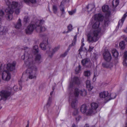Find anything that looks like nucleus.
Returning <instances> with one entry per match:
<instances>
[{
	"instance_id": "f257e3e1",
	"label": "nucleus",
	"mask_w": 127,
	"mask_h": 127,
	"mask_svg": "<svg viewBox=\"0 0 127 127\" xmlns=\"http://www.w3.org/2000/svg\"><path fill=\"white\" fill-rule=\"evenodd\" d=\"M31 56V55L25 52L21 57L23 60L27 59L25 61V64L28 68L26 70V72L29 74V78L30 79L36 78L35 74L37 71V68L34 65V61Z\"/></svg>"
},
{
	"instance_id": "f03ea898",
	"label": "nucleus",
	"mask_w": 127,
	"mask_h": 127,
	"mask_svg": "<svg viewBox=\"0 0 127 127\" xmlns=\"http://www.w3.org/2000/svg\"><path fill=\"white\" fill-rule=\"evenodd\" d=\"M44 21L43 20H37L34 24H30L25 30V32L27 34H31L34 30L35 29L37 32L40 33L45 31L46 28L44 26H42L43 24Z\"/></svg>"
},
{
	"instance_id": "7ed1b4c3",
	"label": "nucleus",
	"mask_w": 127,
	"mask_h": 127,
	"mask_svg": "<svg viewBox=\"0 0 127 127\" xmlns=\"http://www.w3.org/2000/svg\"><path fill=\"white\" fill-rule=\"evenodd\" d=\"M99 22L96 21L93 25L92 28L94 29L92 30L90 34L87 35L88 41L89 42H95L98 40V35L101 34V29L99 28Z\"/></svg>"
},
{
	"instance_id": "20e7f679",
	"label": "nucleus",
	"mask_w": 127,
	"mask_h": 127,
	"mask_svg": "<svg viewBox=\"0 0 127 127\" xmlns=\"http://www.w3.org/2000/svg\"><path fill=\"white\" fill-rule=\"evenodd\" d=\"M87 94V91L84 89L79 90L78 88H76L74 89V94L75 97H78L79 94L82 96L84 97Z\"/></svg>"
},
{
	"instance_id": "39448f33",
	"label": "nucleus",
	"mask_w": 127,
	"mask_h": 127,
	"mask_svg": "<svg viewBox=\"0 0 127 127\" xmlns=\"http://www.w3.org/2000/svg\"><path fill=\"white\" fill-rule=\"evenodd\" d=\"M2 71L3 72L2 76V79L3 80L8 81L10 78V74L8 73H7V71L4 70L1 64L0 66V72Z\"/></svg>"
},
{
	"instance_id": "423d86ee",
	"label": "nucleus",
	"mask_w": 127,
	"mask_h": 127,
	"mask_svg": "<svg viewBox=\"0 0 127 127\" xmlns=\"http://www.w3.org/2000/svg\"><path fill=\"white\" fill-rule=\"evenodd\" d=\"M11 93L7 91L2 90L0 92V95L2 99L6 100L10 95Z\"/></svg>"
},
{
	"instance_id": "0eeeda50",
	"label": "nucleus",
	"mask_w": 127,
	"mask_h": 127,
	"mask_svg": "<svg viewBox=\"0 0 127 127\" xmlns=\"http://www.w3.org/2000/svg\"><path fill=\"white\" fill-rule=\"evenodd\" d=\"M51 48V47L49 46L48 48H47V49H48V50H47L46 52L49 54V56L51 58L54 54L56 51H57L60 48V46H58L57 47H56L54 49H53L52 52L51 51H50V50Z\"/></svg>"
},
{
	"instance_id": "6e6552de",
	"label": "nucleus",
	"mask_w": 127,
	"mask_h": 127,
	"mask_svg": "<svg viewBox=\"0 0 127 127\" xmlns=\"http://www.w3.org/2000/svg\"><path fill=\"white\" fill-rule=\"evenodd\" d=\"M103 58L106 61H110L112 59V57L108 51H105L103 53Z\"/></svg>"
},
{
	"instance_id": "1a4fd4ad",
	"label": "nucleus",
	"mask_w": 127,
	"mask_h": 127,
	"mask_svg": "<svg viewBox=\"0 0 127 127\" xmlns=\"http://www.w3.org/2000/svg\"><path fill=\"white\" fill-rule=\"evenodd\" d=\"M16 62L14 61L12 64L8 63L7 64L6 68L7 70L9 71H13L15 68Z\"/></svg>"
},
{
	"instance_id": "9d476101",
	"label": "nucleus",
	"mask_w": 127,
	"mask_h": 127,
	"mask_svg": "<svg viewBox=\"0 0 127 127\" xmlns=\"http://www.w3.org/2000/svg\"><path fill=\"white\" fill-rule=\"evenodd\" d=\"M108 94V91H104L99 94L100 97L101 98H104L106 100V102H107L108 101L107 100L109 97Z\"/></svg>"
},
{
	"instance_id": "9b49d317",
	"label": "nucleus",
	"mask_w": 127,
	"mask_h": 127,
	"mask_svg": "<svg viewBox=\"0 0 127 127\" xmlns=\"http://www.w3.org/2000/svg\"><path fill=\"white\" fill-rule=\"evenodd\" d=\"M48 38H45L42 43L40 45V47L43 50H45L46 49L47 45H48Z\"/></svg>"
},
{
	"instance_id": "f8f14e48",
	"label": "nucleus",
	"mask_w": 127,
	"mask_h": 127,
	"mask_svg": "<svg viewBox=\"0 0 127 127\" xmlns=\"http://www.w3.org/2000/svg\"><path fill=\"white\" fill-rule=\"evenodd\" d=\"M76 97H75V96L72 97L71 95L69 97V100H70L71 99L72 100V101L71 103V106L72 108H75V107L76 106L77 102V101Z\"/></svg>"
},
{
	"instance_id": "ddd939ff",
	"label": "nucleus",
	"mask_w": 127,
	"mask_h": 127,
	"mask_svg": "<svg viewBox=\"0 0 127 127\" xmlns=\"http://www.w3.org/2000/svg\"><path fill=\"white\" fill-rule=\"evenodd\" d=\"M5 11L6 12L8 13L7 16L9 20H11L12 18V14L13 13V11L8 7L5 9Z\"/></svg>"
},
{
	"instance_id": "4468645a",
	"label": "nucleus",
	"mask_w": 127,
	"mask_h": 127,
	"mask_svg": "<svg viewBox=\"0 0 127 127\" xmlns=\"http://www.w3.org/2000/svg\"><path fill=\"white\" fill-rule=\"evenodd\" d=\"M102 63V66L105 68H110L113 67V64L110 62L106 61Z\"/></svg>"
},
{
	"instance_id": "2eb2a0df",
	"label": "nucleus",
	"mask_w": 127,
	"mask_h": 127,
	"mask_svg": "<svg viewBox=\"0 0 127 127\" xmlns=\"http://www.w3.org/2000/svg\"><path fill=\"white\" fill-rule=\"evenodd\" d=\"M127 13L125 14L122 17V19L119 21L118 26L116 28V29L118 30V29L120 26L121 27H122L124 23V21L125 20L126 17L127 16Z\"/></svg>"
},
{
	"instance_id": "dca6fc26",
	"label": "nucleus",
	"mask_w": 127,
	"mask_h": 127,
	"mask_svg": "<svg viewBox=\"0 0 127 127\" xmlns=\"http://www.w3.org/2000/svg\"><path fill=\"white\" fill-rule=\"evenodd\" d=\"M95 19L98 20L97 21H102L103 20V17L102 15L100 14H96L94 16Z\"/></svg>"
},
{
	"instance_id": "f3484780",
	"label": "nucleus",
	"mask_w": 127,
	"mask_h": 127,
	"mask_svg": "<svg viewBox=\"0 0 127 127\" xmlns=\"http://www.w3.org/2000/svg\"><path fill=\"white\" fill-rule=\"evenodd\" d=\"M74 85H79L80 84V82L79 78L77 77H74L72 80Z\"/></svg>"
},
{
	"instance_id": "a211bd4d",
	"label": "nucleus",
	"mask_w": 127,
	"mask_h": 127,
	"mask_svg": "<svg viewBox=\"0 0 127 127\" xmlns=\"http://www.w3.org/2000/svg\"><path fill=\"white\" fill-rule=\"evenodd\" d=\"M7 30L5 27L0 26V35L4 34L7 32Z\"/></svg>"
},
{
	"instance_id": "6ab92c4d",
	"label": "nucleus",
	"mask_w": 127,
	"mask_h": 127,
	"mask_svg": "<svg viewBox=\"0 0 127 127\" xmlns=\"http://www.w3.org/2000/svg\"><path fill=\"white\" fill-rule=\"evenodd\" d=\"M86 87L89 91H91L93 89V87L91 86L90 81L89 80H87L86 81Z\"/></svg>"
},
{
	"instance_id": "aec40b11",
	"label": "nucleus",
	"mask_w": 127,
	"mask_h": 127,
	"mask_svg": "<svg viewBox=\"0 0 127 127\" xmlns=\"http://www.w3.org/2000/svg\"><path fill=\"white\" fill-rule=\"evenodd\" d=\"M124 60L123 64L124 66H127V51H126L124 53Z\"/></svg>"
},
{
	"instance_id": "412c9836",
	"label": "nucleus",
	"mask_w": 127,
	"mask_h": 127,
	"mask_svg": "<svg viewBox=\"0 0 127 127\" xmlns=\"http://www.w3.org/2000/svg\"><path fill=\"white\" fill-rule=\"evenodd\" d=\"M88 106L85 104L82 105L80 107V111L81 112L83 113H85L87 110Z\"/></svg>"
},
{
	"instance_id": "4be33fe9",
	"label": "nucleus",
	"mask_w": 127,
	"mask_h": 127,
	"mask_svg": "<svg viewBox=\"0 0 127 127\" xmlns=\"http://www.w3.org/2000/svg\"><path fill=\"white\" fill-rule=\"evenodd\" d=\"M102 10L104 12H110L109 7L107 5H104L102 7Z\"/></svg>"
},
{
	"instance_id": "5701e85b",
	"label": "nucleus",
	"mask_w": 127,
	"mask_h": 127,
	"mask_svg": "<svg viewBox=\"0 0 127 127\" xmlns=\"http://www.w3.org/2000/svg\"><path fill=\"white\" fill-rule=\"evenodd\" d=\"M112 53L113 56L115 58V59H117V57L119 55L117 51L115 49H114L112 50Z\"/></svg>"
},
{
	"instance_id": "b1692460",
	"label": "nucleus",
	"mask_w": 127,
	"mask_h": 127,
	"mask_svg": "<svg viewBox=\"0 0 127 127\" xmlns=\"http://www.w3.org/2000/svg\"><path fill=\"white\" fill-rule=\"evenodd\" d=\"M98 106L97 103H96L93 102L91 104V108L94 111H96V110Z\"/></svg>"
},
{
	"instance_id": "393cba45",
	"label": "nucleus",
	"mask_w": 127,
	"mask_h": 127,
	"mask_svg": "<svg viewBox=\"0 0 127 127\" xmlns=\"http://www.w3.org/2000/svg\"><path fill=\"white\" fill-rule=\"evenodd\" d=\"M126 45L124 41H122L120 42L119 44L120 48L122 50H123L125 48Z\"/></svg>"
},
{
	"instance_id": "a878e982",
	"label": "nucleus",
	"mask_w": 127,
	"mask_h": 127,
	"mask_svg": "<svg viewBox=\"0 0 127 127\" xmlns=\"http://www.w3.org/2000/svg\"><path fill=\"white\" fill-rule=\"evenodd\" d=\"M77 37V35H76L74 36L73 39L72 41V42L71 44H70L69 46L68 47L69 48H70L71 46H74L75 45L76 42Z\"/></svg>"
},
{
	"instance_id": "bb28decb",
	"label": "nucleus",
	"mask_w": 127,
	"mask_h": 127,
	"mask_svg": "<svg viewBox=\"0 0 127 127\" xmlns=\"http://www.w3.org/2000/svg\"><path fill=\"white\" fill-rule=\"evenodd\" d=\"M24 1L27 4L29 5L30 3L32 4L36 3V0H24Z\"/></svg>"
},
{
	"instance_id": "cd10ccee",
	"label": "nucleus",
	"mask_w": 127,
	"mask_h": 127,
	"mask_svg": "<svg viewBox=\"0 0 127 127\" xmlns=\"http://www.w3.org/2000/svg\"><path fill=\"white\" fill-rule=\"evenodd\" d=\"M41 56L40 54H37L35 56V61L36 62L40 63L41 62Z\"/></svg>"
},
{
	"instance_id": "c85d7f7f",
	"label": "nucleus",
	"mask_w": 127,
	"mask_h": 127,
	"mask_svg": "<svg viewBox=\"0 0 127 127\" xmlns=\"http://www.w3.org/2000/svg\"><path fill=\"white\" fill-rule=\"evenodd\" d=\"M96 111H94L92 108L89 109L86 114L87 115H90L92 114H94L96 113Z\"/></svg>"
},
{
	"instance_id": "c756f323",
	"label": "nucleus",
	"mask_w": 127,
	"mask_h": 127,
	"mask_svg": "<svg viewBox=\"0 0 127 127\" xmlns=\"http://www.w3.org/2000/svg\"><path fill=\"white\" fill-rule=\"evenodd\" d=\"M116 96L117 95L115 93H113L111 94L110 95H109V97H108L107 101H108L111 99L115 98Z\"/></svg>"
},
{
	"instance_id": "7c9ffc66",
	"label": "nucleus",
	"mask_w": 127,
	"mask_h": 127,
	"mask_svg": "<svg viewBox=\"0 0 127 127\" xmlns=\"http://www.w3.org/2000/svg\"><path fill=\"white\" fill-rule=\"evenodd\" d=\"M22 26L21 20L19 19L17 24L15 25V28H16L19 29Z\"/></svg>"
},
{
	"instance_id": "2f4dec72",
	"label": "nucleus",
	"mask_w": 127,
	"mask_h": 127,
	"mask_svg": "<svg viewBox=\"0 0 127 127\" xmlns=\"http://www.w3.org/2000/svg\"><path fill=\"white\" fill-rule=\"evenodd\" d=\"M119 0H113L112 2V5L113 8L116 7L119 4Z\"/></svg>"
},
{
	"instance_id": "473e14b6",
	"label": "nucleus",
	"mask_w": 127,
	"mask_h": 127,
	"mask_svg": "<svg viewBox=\"0 0 127 127\" xmlns=\"http://www.w3.org/2000/svg\"><path fill=\"white\" fill-rule=\"evenodd\" d=\"M109 22V18L108 17H105L104 19V25L105 26H108Z\"/></svg>"
},
{
	"instance_id": "72a5a7b5",
	"label": "nucleus",
	"mask_w": 127,
	"mask_h": 127,
	"mask_svg": "<svg viewBox=\"0 0 127 127\" xmlns=\"http://www.w3.org/2000/svg\"><path fill=\"white\" fill-rule=\"evenodd\" d=\"M18 3L15 1H13L11 4V7L12 9H14L16 8L18 5Z\"/></svg>"
},
{
	"instance_id": "f704fd0d",
	"label": "nucleus",
	"mask_w": 127,
	"mask_h": 127,
	"mask_svg": "<svg viewBox=\"0 0 127 127\" xmlns=\"http://www.w3.org/2000/svg\"><path fill=\"white\" fill-rule=\"evenodd\" d=\"M52 102V96H50L47 101V103L46 104L47 108L49 107L51 105Z\"/></svg>"
},
{
	"instance_id": "c9c22d12",
	"label": "nucleus",
	"mask_w": 127,
	"mask_h": 127,
	"mask_svg": "<svg viewBox=\"0 0 127 127\" xmlns=\"http://www.w3.org/2000/svg\"><path fill=\"white\" fill-rule=\"evenodd\" d=\"M33 51L34 54L37 53L38 52V46L37 45L34 46L33 47Z\"/></svg>"
},
{
	"instance_id": "e433bc0d",
	"label": "nucleus",
	"mask_w": 127,
	"mask_h": 127,
	"mask_svg": "<svg viewBox=\"0 0 127 127\" xmlns=\"http://www.w3.org/2000/svg\"><path fill=\"white\" fill-rule=\"evenodd\" d=\"M79 115L78 109L77 108H75L72 113V115L74 116H77Z\"/></svg>"
},
{
	"instance_id": "4c0bfd02",
	"label": "nucleus",
	"mask_w": 127,
	"mask_h": 127,
	"mask_svg": "<svg viewBox=\"0 0 127 127\" xmlns=\"http://www.w3.org/2000/svg\"><path fill=\"white\" fill-rule=\"evenodd\" d=\"M89 62V60L88 59L86 58V59L83 60L81 61V63L82 64L83 66H85L86 65V64H87Z\"/></svg>"
},
{
	"instance_id": "58836bf2",
	"label": "nucleus",
	"mask_w": 127,
	"mask_h": 127,
	"mask_svg": "<svg viewBox=\"0 0 127 127\" xmlns=\"http://www.w3.org/2000/svg\"><path fill=\"white\" fill-rule=\"evenodd\" d=\"M74 84L72 82H71L70 83L69 87H68V88L69 90H72V91H73V93H74V89L75 88H74L73 89V85Z\"/></svg>"
},
{
	"instance_id": "ea45409f",
	"label": "nucleus",
	"mask_w": 127,
	"mask_h": 127,
	"mask_svg": "<svg viewBox=\"0 0 127 127\" xmlns=\"http://www.w3.org/2000/svg\"><path fill=\"white\" fill-rule=\"evenodd\" d=\"M53 10L54 13L56 14L57 12V6L56 5H53Z\"/></svg>"
},
{
	"instance_id": "a19ab883",
	"label": "nucleus",
	"mask_w": 127,
	"mask_h": 127,
	"mask_svg": "<svg viewBox=\"0 0 127 127\" xmlns=\"http://www.w3.org/2000/svg\"><path fill=\"white\" fill-rule=\"evenodd\" d=\"M90 75V72L89 71H86L84 72V75L85 76H88Z\"/></svg>"
},
{
	"instance_id": "79ce46f5",
	"label": "nucleus",
	"mask_w": 127,
	"mask_h": 127,
	"mask_svg": "<svg viewBox=\"0 0 127 127\" xmlns=\"http://www.w3.org/2000/svg\"><path fill=\"white\" fill-rule=\"evenodd\" d=\"M67 27L68 31L66 32L67 33H68L69 32L71 31L72 29V26L71 24L69 25Z\"/></svg>"
},
{
	"instance_id": "37998d69",
	"label": "nucleus",
	"mask_w": 127,
	"mask_h": 127,
	"mask_svg": "<svg viewBox=\"0 0 127 127\" xmlns=\"http://www.w3.org/2000/svg\"><path fill=\"white\" fill-rule=\"evenodd\" d=\"M76 9H75L74 10H72L71 11H69L68 13L70 15H72L75 13L76 12Z\"/></svg>"
},
{
	"instance_id": "c03bdc74",
	"label": "nucleus",
	"mask_w": 127,
	"mask_h": 127,
	"mask_svg": "<svg viewBox=\"0 0 127 127\" xmlns=\"http://www.w3.org/2000/svg\"><path fill=\"white\" fill-rule=\"evenodd\" d=\"M29 20V18L28 16H25L24 18V21L25 22V23H28V21Z\"/></svg>"
},
{
	"instance_id": "a18cd8bd",
	"label": "nucleus",
	"mask_w": 127,
	"mask_h": 127,
	"mask_svg": "<svg viewBox=\"0 0 127 127\" xmlns=\"http://www.w3.org/2000/svg\"><path fill=\"white\" fill-rule=\"evenodd\" d=\"M75 117L76 120L77 122H79L80 119L81 118V117L79 115H77V116H75Z\"/></svg>"
},
{
	"instance_id": "49530a36",
	"label": "nucleus",
	"mask_w": 127,
	"mask_h": 127,
	"mask_svg": "<svg viewBox=\"0 0 127 127\" xmlns=\"http://www.w3.org/2000/svg\"><path fill=\"white\" fill-rule=\"evenodd\" d=\"M5 4L8 6V7H9L11 4L10 1L9 0H5Z\"/></svg>"
},
{
	"instance_id": "de8ad7c7",
	"label": "nucleus",
	"mask_w": 127,
	"mask_h": 127,
	"mask_svg": "<svg viewBox=\"0 0 127 127\" xmlns=\"http://www.w3.org/2000/svg\"><path fill=\"white\" fill-rule=\"evenodd\" d=\"M69 0H63V1L61 2V4L60 5V6L62 7V4H64L65 2H68Z\"/></svg>"
},
{
	"instance_id": "09e8293b",
	"label": "nucleus",
	"mask_w": 127,
	"mask_h": 127,
	"mask_svg": "<svg viewBox=\"0 0 127 127\" xmlns=\"http://www.w3.org/2000/svg\"><path fill=\"white\" fill-rule=\"evenodd\" d=\"M60 10L62 12L61 14V15H63V14H65V12H64V7H60Z\"/></svg>"
},
{
	"instance_id": "8fccbe9b",
	"label": "nucleus",
	"mask_w": 127,
	"mask_h": 127,
	"mask_svg": "<svg viewBox=\"0 0 127 127\" xmlns=\"http://www.w3.org/2000/svg\"><path fill=\"white\" fill-rule=\"evenodd\" d=\"M4 15V12L2 10L0 9V16H2Z\"/></svg>"
},
{
	"instance_id": "3c124183",
	"label": "nucleus",
	"mask_w": 127,
	"mask_h": 127,
	"mask_svg": "<svg viewBox=\"0 0 127 127\" xmlns=\"http://www.w3.org/2000/svg\"><path fill=\"white\" fill-rule=\"evenodd\" d=\"M68 52V51H66L63 54H62L61 56L63 57H65L67 55Z\"/></svg>"
},
{
	"instance_id": "603ef678",
	"label": "nucleus",
	"mask_w": 127,
	"mask_h": 127,
	"mask_svg": "<svg viewBox=\"0 0 127 127\" xmlns=\"http://www.w3.org/2000/svg\"><path fill=\"white\" fill-rule=\"evenodd\" d=\"M68 52V51H66L63 54H62L61 56L63 57H65L67 55Z\"/></svg>"
},
{
	"instance_id": "864d4df0",
	"label": "nucleus",
	"mask_w": 127,
	"mask_h": 127,
	"mask_svg": "<svg viewBox=\"0 0 127 127\" xmlns=\"http://www.w3.org/2000/svg\"><path fill=\"white\" fill-rule=\"evenodd\" d=\"M94 47L92 46H89V48L88 50L89 52H90L93 49Z\"/></svg>"
},
{
	"instance_id": "5fc2aeb1",
	"label": "nucleus",
	"mask_w": 127,
	"mask_h": 127,
	"mask_svg": "<svg viewBox=\"0 0 127 127\" xmlns=\"http://www.w3.org/2000/svg\"><path fill=\"white\" fill-rule=\"evenodd\" d=\"M93 56L95 59H96L98 57V55L96 53L93 54Z\"/></svg>"
},
{
	"instance_id": "6e6d98bb",
	"label": "nucleus",
	"mask_w": 127,
	"mask_h": 127,
	"mask_svg": "<svg viewBox=\"0 0 127 127\" xmlns=\"http://www.w3.org/2000/svg\"><path fill=\"white\" fill-rule=\"evenodd\" d=\"M19 9H16L15 11V13L16 14H18L19 13Z\"/></svg>"
},
{
	"instance_id": "4d7b16f0",
	"label": "nucleus",
	"mask_w": 127,
	"mask_h": 127,
	"mask_svg": "<svg viewBox=\"0 0 127 127\" xmlns=\"http://www.w3.org/2000/svg\"><path fill=\"white\" fill-rule=\"evenodd\" d=\"M83 47L81 46L80 48L78 50V51L79 52V54H80V52L82 51H83Z\"/></svg>"
},
{
	"instance_id": "13d9d810",
	"label": "nucleus",
	"mask_w": 127,
	"mask_h": 127,
	"mask_svg": "<svg viewBox=\"0 0 127 127\" xmlns=\"http://www.w3.org/2000/svg\"><path fill=\"white\" fill-rule=\"evenodd\" d=\"M83 47L81 46L80 48L78 50V51L79 52V54H80V52L82 51H83Z\"/></svg>"
},
{
	"instance_id": "bf43d9fd",
	"label": "nucleus",
	"mask_w": 127,
	"mask_h": 127,
	"mask_svg": "<svg viewBox=\"0 0 127 127\" xmlns=\"http://www.w3.org/2000/svg\"><path fill=\"white\" fill-rule=\"evenodd\" d=\"M80 70H79L78 69H77V67L76 68L75 70V71L77 73H79Z\"/></svg>"
},
{
	"instance_id": "052dcab7",
	"label": "nucleus",
	"mask_w": 127,
	"mask_h": 127,
	"mask_svg": "<svg viewBox=\"0 0 127 127\" xmlns=\"http://www.w3.org/2000/svg\"><path fill=\"white\" fill-rule=\"evenodd\" d=\"M22 80H21L20 81H19V85H22Z\"/></svg>"
},
{
	"instance_id": "680f3d73",
	"label": "nucleus",
	"mask_w": 127,
	"mask_h": 127,
	"mask_svg": "<svg viewBox=\"0 0 127 127\" xmlns=\"http://www.w3.org/2000/svg\"><path fill=\"white\" fill-rule=\"evenodd\" d=\"M124 40L126 42H127V37H124Z\"/></svg>"
},
{
	"instance_id": "e2e57ef3",
	"label": "nucleus",
	"mask_w": 127,
	"mask_h": 127,
	"mask_svg": "<svg viewBox=\"0 0 127 127\" xmlns=\"http://www.w3.org/2000/svg\"><path fill=\"white\" fill-rule=\"evenodd\" d=\"M81 68V66L80 65H79L78 67H77V69H78L79 70H80V69Z\"/></svg>"
},
{
	"instance_id": "0e129e2a",
	"label": "nucleus",
	"mask_w": 127,
	"mask_h": 127,
	"mask_svg": "<svg viewBox=\"0 0 127 127\" xmlns=\"http://www.w3.org/2000/svg\"><path fill=\"white\" fill-rule=\"evenodd\" d=\"M89 125L88 124H86L84 127H89Z\"/></svg>"
},
{
	"instance_id": "69168bd1",
	"label": "nucleus",
	"mask_w": 127,
	"mask_h": 127,
	"mask_svg": "<svg viewBox=\"0 0 127 127\" xmlns=\"http://www.w3.org/2000/svg\"><path fill=\"white\" fill-rule=\"evenodd\" d=\"M72 127H76V126L75 124H73L72 125Z\"/></svg>"
},
{
	"instance_id": "338daca9",
	"label": "nucleus",
	"mask_w": 127,
	"mask_h": 127,
	"mask_svg": "<svg viewBox=\"0 0 127 127\" xmlns=\"http://www.w3.org/2000/svg\"><path fill=\"white\" fill-rule=\"evenodd\" d=\"M29 121H28V124H27L26 127H29Z\"/></svg>"
},
{
	"instance_id": "774afa93",
	"label": "nucleus",
	"mask_w": 127,
	"mask_h": 127,
	"mask_svg": "<svg viewBox=\"0 0 127 127\" xmlns=\"http://www.w3.org/2000/svg\"><path fill=\"white\" fill-rule=\"evenodd\" d=\"M82 43V44H81V46L83 47L84 46V45L85 44L83 43Z\"/></svg>"
}]
</instances>
